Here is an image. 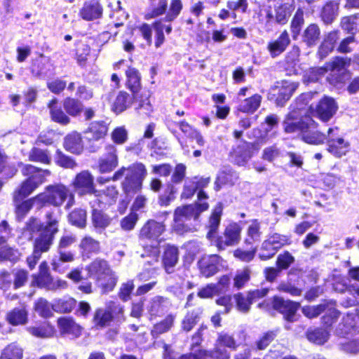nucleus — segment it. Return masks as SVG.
Masks as SVG:
<instances>
[{"label":"nucleus","mask_w":359,"mask_h":359,"mask_svg":"<svg viewBox=\"0 0 359 359\" xmlns=\"http://www.w3.org/2000/svg\"><path fill=\"white\" fill-rule=\"evenodd\" d=\"M208 208V204L205 202L177 207L174 212L172 230L180 235L197 231L198 224L189 222L193 219L196 222L200 214Z\"/></svg>","instance_id":"nucleus-1"},{"label":"nucleus","mask_w":359,"mask_h":359,"mask_svg":"<svg viewBox=\"0 0 359 359\" xmlns=\"http://www.w3.org/2000/svg\"><path fill=\"white\" fill-rule=\"evenodd\" d=\"M147 175L144 165L137 163L128 168L122 167L114 173L111 179L116 181L126 175L122 183L123 190L127 196H132L142 189V182Z\"/></svg>","instance_id":"nucleus-2"},{"label":"nucleus","mask_w":359,"mask_h":359,"mask_svg":"<svg viewBox=\"0 0 359 359\" xmlns=\"http://www.w3.org/2000/svg\"><path fill=\"white\" fill-rule=\"evenodd\" d=\"M22 173L27 179L23 182L20 188L14 193V201H20L31 194L46 180V177L50 175L49 170H43L32 165H25Z\"/></svg>","instance_id":"nucleus-3"},{"label":"nucleus","mask_w":359,"mask_h":359,"mask_svg":"<svg viewBox=\"0 0 359 359\" xmlns=\"http://www.w3.org/2000/svg\"><path fill=\"white\" fill-rule=\"evenodd\" d=\"M38 203L48 204L54 207L61 206L66 200V208H69L74 204V194L63 184L58 183L48 185L44 192L36 196Z\"/></svg>","instance_id":"nucleus-4"},{"label":"nucleus","mask_w":359,"mask_h":359,"mask_svg":"<svg viewBox=\"0 0 359 359\" xmlns=\"http://www.w3.org/2000/svg\"><path fill=\"white\" fill-rule=\"evenodd\" d=\"M86 270L90 278L100 282V285L104 293L111 291L116 286L118 278L107 261L96 259L87 266Z\"/></svg>","instance_id":"nucleus-5"},{"label":"nucleus","mask_w":359,"mask_h":359,"mask_svg":"<svg viewBox=\"0 0 359 359\" xmlns=\"http://www.w3.org/2000/svg\"><path fill=\"white\" fill-rule=\"evenodd\" d=\"M71 186L79 196L94 194L95 197L100 196V191L95 189L94 177L88 170L76 174Z\"/></svg>","instance_id":"nucleus-6"},{"label":"nucleus","mask_w":359,"mask_h":359,"mask_svg":"<svg viewBox=\"0 0 359 359\" xmlns=\"http://www.w3.org/2000/svg\"><path fill=\"white\" fill-rule=\"evenodd\" d=\"M327 151L334 156L340 158L350 150V143L339 135L337 127L330 128L327 136Z\"/></svg>","instance_id":"nucleus-7"},{"label":"nucleus","mask_w":359,"mask_h":359,"mask_svg":"<svg viewBox=\"0 0 359 359\" xmlns=\"http://www.w3.org/2000/svg\"><path fill=\"white\" fill-rule=\"evenodd\" d=\"M302 106H298L297 109H292L285 117L283 122L284 131L287 133H293L300 132L302 134L304 129L310 128L312 124L309 123V120L302 121L300 119L302 114Z\"/></svg>","instance_id":"nucleus-8"},{"label":"nucleus","mask_w":359,"mask_h":359,"mask_svg":"<svg viewBox=\"0 0 359 359\" xmlns=\"http://www.w3.org/2000/svg\"><path fill=\"white\" fill-rule=\"evenodd\" d=\"M241 228L237 223H231L225 229L223 236L215 241V245L219 250H223L228 246L238 243L241 240Z\"/></svg>","instance_id":"nucleus-9"},{"label":"nucleus","mask_w":359,"mask_h":359,"mask_svg":"<svg viewBox=\"0 0 359 359\" xmlns=\"http://www.w3.org/2000/svg\"><path fill=\"white\" fill-rule=\"evenodd\" d=\"M224 266V261L217 255L204 256L198 261L200 272L206 278L215 275Z\"/></svg>","instance_id":"nucleus-10"},{"label":"nucleus","mask_w":359,"mask_h":359,"mask_svg":"<svg viewBox=\"0 0 359 359\" xmlns=\"http://www.w3.org/2000/svg\"><path fill=\"white\" fill-rule=\"evenodd\" d=\"M294 9V0H287L284 3L276 6L273 13L269 12L266 18L268 21L274 20L278 24L285 25Z\"/></svg>","instance_id":"nucleus-11"},{"label":"nucleus","mask_w":359,"mask_h":359,"mask_svg":"<svg viewBox=\"0 0 359 359\" xmlns=\"http://www.w3.org/2000/svg\"><path fill=\"white\" fill-rule=\"evenodd\" d=\"M111 304L108 309H99L96 310L93 317V323L96 327H104L109 325L113 319L111 312L117 314L123 313V309L121 305L114 302H111Z\"/></svg>","instance_id":"nucleus-12"},{"label":"nucleus","mask_w":359,"mask_h":359,"mask_svg":"<svg viewBox=\"0 0 359 359\" xmlns=\"http://www.w3.org/2000/svg\"><path fill=\"white\" fill-rule=\"evenodd\" d=\"M91 208H93L91 214V221L93 226L96 229H105L111 222V218L102 210L97 208H101L104 203L99 199H95L90 201Z\"/></svg>","instance_id":"nucleus-13"},{"label":"nucleus","mask_w":359,"mask_h":359,"mask_svg":"<svg viewBox=\"0 0 359 359\" xmlns=\"http://www.w3.org/2000/svg\"><path fill=\"white\" fill-rule=\"evenodd\" d=\"M273 306L283 314L286 320L292 322L294 320V316L299 304L289 300H284L279 297H274Z\"/></svg>","instance_id":"nucleus-14"},{"label":"nucleus","mask_w":359,"mask_h":359,"mask_svg":"<svg viewBox=\"0 0 359 359\" xmlns=\"http://www.w3.org/2000/svg\"><path fill=\"white\" fill-rule=\"evenodd\" d=\"M234 345L235 341L231 336L226 334H220L217 340L215 351L208 353L210 359H229V354L224 346L232 348Z\"/></svg>","instance_id":"nucleus-15"},{"label":"nucleus","mask_w":359,"mask_h":359,"mask_svg":"<svg viewBox=\"0 0 359 359\" xmlns=\"http://www.w3.org/2000/svg\"><path fill=\"white\" fill-rule=\"evenodd\" d=\"M108 131V127L104 121L92 122L84 132V139L89 143L97 142L103 139Z\"/></svg>","instance_id":"nucleus-16"},{"label":"nucleus","mask_w":359,"mask_h":359,"mask_svg":"<svg viewBox=\"0 0 359 359\" xmlns=\"http://www.w3.org/2000/svg\"><path fill=\"white\" fill-rule=\"evenodd\" d=\"M165 226L163 222L149 220L141 229L140 236L142 239L156 241L165 231Z\"/></svg>","instance_id":"nucleus-17"},{"label":"nucleus","mask_w":359,"mask_h":359,"mask_svg":"<svg viewBox=\"0 0 359 359\" xmlns=\"http://www.w3.org/2000/svg\"><path fill=\"white\" fill-rule=\"evenodd\" d=\"M106 150L107 155L99 161V170L102 173L112 171L118 163L116 148L110 144L106 147Z\"/></svg>","instance_id":"nucleus-18"},{"label":"nucleus","mask_w":359,"mask_h":359,"mask_svg":"<svg viewBox=\"0 0 359 359\" xmlns=\"http://www.w3.org/2000/svg\"><path fill=\"white\" fill-rule=\"evenodd\" d=\"M290 43V38L288 32L283 30L277 39L269 42L267 50L272 57H276L283 53Z\"/></svg>","instance_id":"nucleus-19"},{"label":"nucleus","mask_w":359,"mask_h":359,"mask_svg":"<svg viewBox=\"0 0 359 359\" xmlns=\"http://www.w3.org/2000/svg\"><path fill=\"white\" fill-rule=\"evenodd\" d=\"M79 14L85 20H93L102 16V8L97 0H88L83 4Z\"/></svg>","instance_id":"nucleus-20"},{"label":"nucleus","mask_w":359,"mask_h":359,"mask_svg":"<svg viewBox=\"0 0 359 359\" xmlns=\"http://www.w3.org/2000/svg\"><path fill=\"white\" fill-rule=\"evenodd\" d=\"M299 83L290 81H282L278 83L276 89H278V93L276 98V104L278 106H283L285 102L288 100L293 93L297 90Z\"/></svg>","instance_id":"nucleus-21"},{"label":"nucleus","mask_w":359,"mask_h":359,"mask_svg":"<svg viewBox=\"0 0 359 359\" xmlns=\"http://www.w3.org/2000/svg\"><path fill=\"white\" fill-rule=\"evenodd\" d=\"M337 106L332 98L325 97L316 107V112L321 120L327 121L335 114Z\"/></svg>","instance_id":"nucleus-22"},{"label":"nucleus","mask_w":359,"mask_h":359,"mask_svg":"<svg viewBox=\"0 0 359 359\" xmlns=\"http://www.w3.org/2000/svg\"><path fill=\"white\" fill-rule=\"evenodd\" d=\"M309 123L312 124V126L310 128L304 129L302 134V140L311 144H323L327 139V133L324 134L318 130H314L316 128V124L313 120L309 119Z\"/></svg>","instance_id":"nucleus-23"},{"label":"nucleus","mask_w":359,"mask_h":359,"mask_svg":"<svg viewBox=\"0 0 359 359\" xmlns=\"http://www.w3.org/2000/svg\"><path fill=\"white\" fill-rule=\"evenodd\" d=\"M52 276L49 272L48 265L46 262H42L39 266V272L32 276V286L46 289Z\"/></svg>","instance_id":"nucleus-24"},{"label":"nucleus","mask_w":359,"mask_h":359,"mask_svg":"<svg viewBox=\"0 0 359 359\" xmlns=\"http://www.w3.org/2000/svg\"><path fill=\"white\" fill-rule=\"evenodd\" d=\"M169 302L162 297H155L147 304V309L151 319L163 314L169 309Z\"/></svg>","instance_id":"nucleus-25"},{"label":"nucleus","mask_w":359,"mask_h":359,"mask_svg":"<svg viewBox=\"0 0 359 359\" xmlns=\"http://www.w3.org/2000/svg\"><path fill=\"white\" fill-rule=\"evenodd\" d=\"M126 74L127 77L126 86L133 93L134 100H137L138 93L141 88L140 74L139 72L133 67H129Z\"/></svg>","instance_id":"nucleus-26"},{"label":"nucleus","mask_w":359,"mask_h":359,"mask_svg":"<svg viewBox=\"0 0 359 359\" xmlns=\"http://www.w3.org/2000/svg\"><path fill=\"white\" fill-rule=\"evenodd\" d=\"M57 325L63 334H70L74 337H79L81 332V327L71 318H60L57 320Z\"/></svg>","instance_id":"nucleus-27"},{"label":"nucleus","mask_w":359,"mask_h":359,"mask_svg":"<svg viewBox=\"0 0 359 359\" xmlns=\"http://www.w3.org/2000/svg\"><path fill=\"white\" fill-rule=\"evenodd\" d=\"M64 145L71 153L80 154L83 148L81 135L76 132L69 134L65 139Z\"/></svg>","instance_id":"nucleus-28"},{"label":"nucleus","mask_w":359,"mask_h":359,"mask_svg":"<svg viewBox=\"0 0 359 359\" xmlns=\"http://www.w3.org/2000/svg\"><path fill=\"white\" fill-rule=\"evenodd\" d=\"M54 237L53 235L42 231L34 240V250L40 255L47 252L53 244Z\"/></svg>","instance_id":"nucleus-29"},{"label":"nucleus","mask_w":359,"mask_h":359,"mask_svg":"<svg viewBox=\"0 0 359 359\" xmlns=\"http://www.w3.org/2000/svg\"><path fill=\"white\" fill-rule=\"evenodd\" d=\"M178 255V249L176 247L170 245H168L165 247L163 257V263L168 273H171L172 271L170 269L177 264Z\"/></svg>","instance_id":"nucleus-30"},{"label":"nucleus","mask_w":359,"mask_h":359,"mask_svg":"<svg viewBox=\"0 0 359 359\" xmlns=\"http://www.w3.org/2000/svg\"><path fill=\"white\" fill-rule=\"evenodd\" d=\"M262 97L259 94L246 98L241 102L238 109L247 114H253L260 107Z\"/></svg>","instance_id":"nucleus-31"},{"label":"nucleus","mask_w":359,"mask_h":359,"mask_svg":"<svg viewBox=\"0 0 359 359\" xmlns=\"http://www.w3.org/2000/svg\"><path fill=\"white\" fill-rule=\"evenodd\" d=\"M320 29L316 24H311L306 27L302 34V41L308 46H315L320 39Z\"/></svg>","instance_id":"nucleus-32"},{"label":"nucleus","mask_w":359,"mask_h":359,"mask_svg":"<svg viewBox=\"0 0 359 359\" xmlns=\"http://www.w3.org/2000/svg\"><path fill=\"white\" fill-rule=\"evenodd\" d=\"M133 100V96L131 97L126 92L121 91L116 96L111 109L115 113L120 114L130 107Z\"/></svg>","instance_id":"nucleus-33"},{"label":"nucleus","mask_w":359,"mask_h":359,"mask_svg":"<svg viewBox=\"0 0 359 359\" xmlns=\"http://www.w3.org/2000/svg\"><path fill=\"white\" fill-rule=\"evenodd\" d=\"M57 100L53 99L48 104L51 119L62 125H67L70 122V118L65 113L57 106Z\"/></svg>","instance_id":"nucleus-34"},{"label":"nucleus","mask_w":359,"mask_h":359,"mask_svg":"<svg viewBox=\"0 0 359 359\" xmlns=\"http://www.w3.org/2000/svg\"><path fill=\"white\" fill-rule=\"evenodd\" d=\"M175 320V316L169 314L163 320L155 324L151 330L152 337L157 338L159 335L168 332L173 326Z\"/></svg>","instance_id":"nucleus-35"},{"label":"nucleus","mask_w":359,"mask_h":359,"mask_svg":"<svg viewBox=\"0 0 359 359\" xmlns=\"http://www.w3.org/2000/svg\"><path fill=\"white\" fill-rule=\"evenodd\" d=\"M20 253L17 249L6 244V238L0 236V261L10 260L15 262L18 259Z\"/></svg>","instance_id":"nucleus-36"},{"label":"nucleus","mask_w":359,"mask_h":359,"mask_svg":"<svg viewBox=\"0 0 359 359\" xmlns=\"http://www.w3.org/2000/svg\"><path fill=\"white\" fill-rule=\"evenodd\" d=\"M76 305V301L72 297H65L55 299L52 304V309L54 311L60 313L71 312Z\"/></svg>","instance_id":"nucleus-37"},{"label":"nucleus","mask_w":359,"mask_h":359,"mask_svg":"<svg viewBox=\"0 0 359 359\" xmlns=\"http://www.w3.org/2000/svg\"><path fill=\"white\" fill-rule=\"evenodd\" d=\"M7 321L12 325H24L27 322V311L24 308H15L6 315Z\"/></svg>","instance_id":"nucleus-38"},{"label":"nucleus","mask_w":359,"mask_h":359,"mask_svg":"<svg viewBox=\"0 0 359 359\" xmlns=\"http://www.w3.org/2000/svg\"><path fill=\"white\" fill-rule=\"evenodd\" d=\"M261 236L260 223L257 219L252 220L246 230V238L244 243L248 245H252L259 242Z\"/></svg>","instance_id":"nucleus-39"},{"label":"nucleus","mask_w":359,"mask_h":359,"mask_svg":"<svg viewBox=\"0 0 359 359\" xmlns=\"http://www.w3.org/2000/svg\"><path fill=\"white\" fill-rule=\"evenodd\" d=\"M222 213V206L221 204H218L213 210L209 221V231L207 234V238L210 241L215 238V235L217 233L220 223Z\"/></svg>","instance_id":"nucleus-40"},{"label":"nucleus","mask_w":359,"mask_h":359,"mask_svg":"<svg viewBox=\"0 0 359 359\" xmlns=\"http://www.w3.org/2000/svg\"><path fill=\"white\" fill-rule=\"evenodd\" d=\"M23 352L18 344L11 343L1 351L0 359H22Z\"/></svg>","instance_id":"nucleus-41"},{"label":"nucleus","mask_w":359,"mask_h":359,"mask_svg":"<svg viewBox=\"0 0 359 359\" xmlns=\"http://www.w3.org/2000/svg\"><path fill=\"white\" fill-rule=\"evenodd\" d=\"M46 225L43 231L55 236L58 231L60 215L53 211L48 212L45 215Z\"/></svg>","instance_id":"nucleus-42"},{"label":"nucleus","mask_w":359,"mask_h":359,"mask_svg":"<svg viewBox=\"0 0 359 359\" xmlns=\"http://www.w3.org/2000/svg\"><path fill=\"white\" fill-rule=\"evenodd\" d=\"M339 4L334 1L327 2L323 8L321 18L326 24H330L338 15Z\"/></svg>","instance_id":"nucleus-43"},{"label":"nucleus","mask_w":359,"mask_h":359,"mask_svg":"<svg viewBox=\"0 0 359 359\" xmlns=\"http://www.w3.org/2000/svg\"><path fill=\"white\" fill-rule=\"evenodd\" d=\"M63 107L69 115L72 116H77L82 112L83 105L76 99L67 97L63 101Z\"/></svg>","instance_id":"nucleus-44"},{"label":"nucleus","mask_w":359,"mask_h":359,"mask_svg":"<svg viewBox=\"0 0 359 359\" xmlns=\"http://www.w3.org/2000/svg\"><path fill=\"white\" fill-rule=\"evenodd\" d=\"M155 31V46L159 48L165 41L163 30H165L167 34H170L172 31L170 25H165L161 21H156L152 25Z\"/></svg>","instance_id":"nucleus-45"},{"label":"nucleus","mask_w":359,"mask_h":359,"mask_svg":"<svg viewBox=\"0 0 359 359\" xmlns=\"http://www.w3.org/2000/svg\"><path fill=\"white\" fill-rule=\"evenodd\" d=\"M327 72V67H312L304 72L303 81L306 83L316 82Z\"/></svg>","instance_id":"nucleus-46"},{"label":"nucleus","mask_w":359,"mask_h":359,"mask_svg":"<svg viewBox=\"0 0 359 359\" xmlns=\"http://www.w3.org/2000/svg\"><path fill=\"white\" fill-rule=\"evenodd\" d=\"M15 168L8 163L7 156L0 149V175L2 178L12 177L16 173Z\"/></svg>","instance_id":"nucleus-47"},{"label":"nucleus","mask_w":359,"mask_h":359,"mask_svg":"<svg viewBox=\"0 0 359 359\" xmlns=\"http://www.w3.org/2000/svg\"><path fill=\"white\" fill-rule=\"evenodd\" d=\"M341 28L351 33H355L359 31V14L345 16L341 20Z\"/></svg>","instance_id":"nucleus-48"},{"label":"nucleus","mask_w":359,"mask_h":359,"mask_svg":"<svg viewBox=\"0 0 359 359\" xmlns=\"http://www.w3.org/2000/svg\"><path fill=\"white\" fill-rule=\"evenodd\" d=\"M29 161L39 162L43 164H50L51 158L47 150L34 147L29 153Z\"/></svg>","instance_id":"nucleus-49"},{"label":"nucleus","mask_w":359,"mask_h":359,"mask_svg":"<svg viewBox=\"0 0 359 359\" xmlns=\"http://www.w3.org/2000/svg\"><path fill=\"white\" fill-rule=\"evenodd\" d=\"M86 212L83 209H75L69 215V221L79 228L83 229L86 226Z\"/></svg>","instance_id":"nucleus-50"},{"label":"nucleus","mask_w":359,"mask_h":359,"mask_svg":"<svg viewBox=\"0 0 359 359\" xmlns=\"http://www.w3.org/2000/svg\"><path fill=\"white\" fill-rule=\"evenodd\" d=\"M18 201L15 202V214L16 217L19 219H22L29 212L32 208L35 202H37L36 196L23 202L18 203Z\"/></svg>","instance_id":"nucleus-51"},{"label":"nucleus","mask_w":359,"mask_h":359,"mask_svg":"<svg viewBox=\"0 0 359 359\" xmlns=\"http://www.w3.org/2000/svg\"><path fill=\"white\" fill-rule=\"evenodd\" d=\"M83 254L97 252L100 250V243L90 236H85L81 239L80 245Z\"/></svg>","instance_id":"nucleus-52"},{"label":"nucleus","mask_w":359,"mask_h":359,"mask_svg":"<svg viewBox=\"0 0 359 359\" xmlns=\"http://www.w3.org/2000/svg\"><path fill=\"white\" fill-rule=\"evenodd\" d=\"M329 332L323 329H316L307 332V339L316 344H323L329 339Z\"/></svg>","instance_id":"nucleus-53"},{"label":"nucleus","mask_w":359,"mask_h":359,"mask_svg":"<svg viewBox=\"0 0 359 359\" xmlns=\"http://www.w3.org/2000/svg\"><path fill=\"white\" fill-rule=\"evenodd\" d=\"M27 330L33 336L39 338H49L53 336L54 329L49 325L41 327H29Z\"/></svg>","instance_id":"nucleus-54"},{"label":"nucleus","mask_w":359,"mask_h":359,"mask_svg":"<svg viewBox=\"0 0 359 359\" xmlns=\"http://www.w3.org/2000/svg\"><path fill=\"white\" fill-rule=\"evenodd\" d=\"M48 64V60L45 58L43 55H40V58L36 60L33 63L31 69L32 74L35 77H40L46 74V65Z\"/></svg>","instance_id":"nucleus-55"},{"label":"nucleus","mask_w":359,"mask_h":359,"mask_svg":"<svg viewBox=\"0 0 359 359\" xmlns=\"http://www.w3.org/2000/svg\"><path fill=\"white\" fill-rule=\"evenodd\" d=\"M200 312L198 310H194L189 312L182 322V330L189 332L195 326L199 319Z\"/></svg>","instance_id":"nucleus-56"},{"label":"nucleus","mask_w":359,"mask_h":359,"mask_svg":"<svg viewBox=\"0 0 359 359\" xmlns=\"http://www.w3.org/2000/svg\"><path fill=\"white\" fill-rule=\"evenodd\" d=\"M358 42L355 36H349L340 41L337 47V50L340 53H349L354 50Z\"/></svg>","instance_id":"nucleus-57"},{"label":"nucleus","mask_w":359,"mask_h":359,"mask_svg":"<svg viewBox=\"0 0 359 359\" xmlns=\"http://www.w3.org/2000/svg\"><path fill=\"white\" fill-rule=\"evenodd\" d=\"M35 311L42 317L48 318L53 316L52 304L46 299H40L35 304Z\"/></svg>","instance_id":"nucleus-58"},{"label":"nucleus","mask_w":359,"mask_h":359,"mask_svg":"<svg viewBox=\"0 0 359 359\" xmlns=\"http://www.w3.org/2000/svg\"><path fill=\"white\" fill-rule=\"evenodd\" d=\"M304 21V11L301 8H298L290 25L291 32L293 34L294 38L299 34L300 29Z\"/></svg>","instance_id":"nucleus-59"},{"label":"nucleus","mask_w":359,"mask_h":359,"mask_svg":"<svg viewBox=\"0 0 359 359\" xmlns=\"http://www.w3.org/2000/svg\"><path fill=\"white\" fill-rule=\"evenodd\" d=\"M261 250L262 252L259 254L260 259L266 260L273 257L278 250L273 246L268 238L262 243Z\"/></svg>","instance_id":"nucleus-60"},{"label":"nucleus","mask_w":359,"mask_h":359,"mask_svg":"<svg viewBox=\"0 0 359 359\" xmlns=\"http://www.w3.org/2000/svg\"><path fill=\"white\" fill-rule=\"evenodd\" d=\"M259 147L256 144H250L246 146L243 153L236 159L239 165H244L253 156L254 151H257Z\"/></svg>","instance_id":"nucleus-61"},{"label":"nucleus","mask_w":359,"mask_h":359,"mask_svg":"<svg viewBox=\"0 0 359 359\" xmlns=\"http://www.w3.org/2000/svg\"><path fill=\"white\" fill-rule=\"evenodd\" d=\"M328 304H320L317 306H306L302 308V313L309 318H313L318 316L327 307Z\"/></svg>","instance_id":"nucleus-62"},{"label":"nucleus","mask_w":359,"mask_h":359,"mask_svg":"<svg viewBox=\"0 0 359 359\" xmlns=\"http://www.w3.org/2000/svg\"><path fill=\"white\" fill-rule=\"evenodd\" d=\"M55 163L57 165L68 169H74L77 165V163L73 158L62 154L60 151L57 152Z\"/></svg>","instance_id":"nucleus-63"},{"label":"nucleus","mask_w":359,"mask_h":359,"mask_svg":"<svg viewBox=\"0 0 359 359\" xmlns=\"http://www.w3.org/2000/svg\"><path fill=\"white\" fill-rule=\"evenodd\" d=\"M182 9L181 0H172L170 4L169 11L165 16L167 21L171 22L175 19Z\"/></svg>","instance_id":"nucleus-64"}]
</instances>
